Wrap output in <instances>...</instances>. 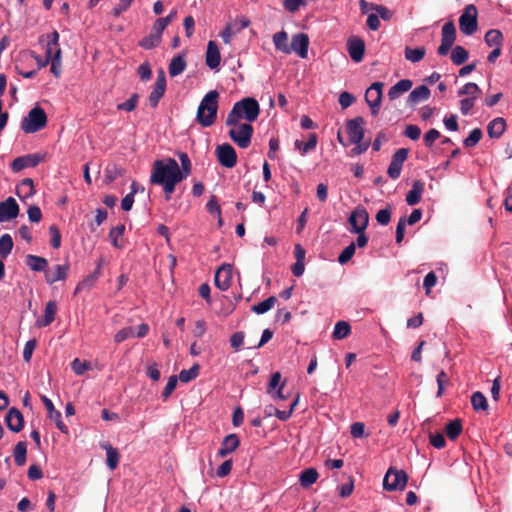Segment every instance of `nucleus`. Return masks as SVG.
Masks as SVG:
<instances>
[{
  "mask_svg": "<svg viewBox=\"0 0 512 512\" xmlns=\"http://www.w3.org/2000/svg\"><path fill=\"white\" fill-rule=\"evenodd\" d=\"M96 282V275H88L80 281L75 289V294L83 290H90Z\"/></svg>",
  "mask_w": 512,
  "mask_h": 512,
  "instance_id": "obj_56",
  "label": "nucleus"
},
{
  "mask_svg": "<svg viewBox=\"0 0 512 512\" xmlns=\"http://www.w3.org/2000/svg\"><path fill=\"white\" fill-rule=\"evenodd\" d=\"M219 93L209 91L201 100L196 113V121L204 128L212 126L217 119Z\"/></svg>",
  "mask_w": 512,
  "mask_h": 512,
  "instance_id": "obj_3",
  "label": "nucleus"
},
{
  "mask_svg": "<svg viewBox=\"0 0 512 512\" xmlns=\"http://www.w3.org/2000/svg\"><path fill=\"white\" fill-rule=\"evenodd\" d=\"M221 55L215 41H209L206 50L205 62L210 69H217L220 65Z\"/></svg>",
  "mask_w": 512,
  "mask_h": 512,
  "instance_id": "obj_21",
  "label": "nucleus"
},
{
  "mask_svg": "<svg viewBox=\"0 0 512 512\" xmlns=\"http://www.w3.org/2000/svg\"><path fill=\"white\" fill-rule=\"evenodd\" d=\"M232 269L231 265H222L215 273V285L222 291H226L231 286Z\"/></svg>",
  "mask_w": 512,
  "mask_h": 512,
  "instance_id": "obj_19",
  "label": "nucleus"
},
{
  "mask_svg": "<svg viewBox=\"0 0 512 512\" xmlns=\"http://www.w3.org/2000/svg\"><path fill=\"white\" fill-rule=\"evenodd\" d=\"M351 333V326L346 321H338L335 324L333 331V338L337 340H341L346 338Z\"/></svg>",
  "mask_w": 512,
  "mask_h": 512,
  "instance_id": "obj_40",
  "label": "nucleus"
},
{
  "mask_svg": "<svg viewBox=\"0 0 512 512\" xmlns=\"http://www.w3.org/2000/svg\"><path fill=\"white\" fill-rule=\"evenodd\" d=\"M441 136L440 132L437 129H430L424 135L423 141L426 147L430 148L433 146L434 142Z\"/></svg>",
  "mask_w": 512,
  "mask_h": 512,
  "instance_id": "obj_61",
  "label": "nucleus"
},
{
  "mask_svg": "<svg viewBox=\"0 0 512 512\" xmlns=\"http://www.w3.org/2000/svg\"><path fill=\"white\" fill-rule=\"evenodd\" d=\"M200 366L198 364H194L188 370H182L179 374V380L182 383H188L195 379L199 374Z\"/></svg>",
  "mask_w": 512,
  "mask_h": 512,
  "instance_id": "obj_48",
  "label": "nucleus"
},
{
  "mask_svg": "<svg viewBox=\"0 0 512 512\" xmlns=\"http://www.w3.org/2000/svg\"><path fill=\"white\" fill-rule=\"evenodd\" d=\"M273 43L276 50L285 54L291 53V49L289 48L290 45H288V34L284 30L273 35Z\"/></svg>",
  "mask_w": 512,
  "mask_h": 512,
  "instance_id": "obj_33",
  "label": "nucleus"
},
{
  "mask_svg": "<svg viewBox=\"0 0 512 512\" xmlns=\"http://www.w3.org/2000/svg\"><path fill=\"white\" fill-rule=\"evenodd\" d=\"M72 370L77 375H83L87 370L90 369V363L86 361H81L78 358H75L71 363Z\"/></svg>",
  "mask_w": 512,
  "mask_h": 512,
  "instance_id": "obj_58",
  "label": "nucleus"
},
{
  "mask_svg": "<svg viewBox=\"0 0 512 512\" xmlns=\"http://www.w3.org/2000/svg\"><path fill=\"white\" fill-rule=\"evenodd\" d=\"M134 336V328L133 327H125L121 330H119L115 336L114 341L116 343H121L125 341L126 339Z\"/></svg>",
  "mask_w": 512,
  "mask_h": 512,
  "instance_id": "obj_60",
  "label": "nucleus"
},
{
  "mask_svg": "<svg viewBox=\"0 0 512 512\" xmlns=\"http://www.w3.org/2000/svg\"><path fill=\"white\" fill-rule=\"evenodd\" d=\"M25 263L34 272L46 273L48 268V261L46 258L33 254H28L25 257Z\"/></svg>",
  "mask_w": 512,
  "mask_h": 512,
  "instance_id": "obj_24",
  "label": "nucleus"
},
{
  "mask_svg": "<svg viewBox=\"0 0 512 512\" xmlns=\"http://www.w3.org/2000/svg\"><path fill=\"white\" fill-rule=\"evenodd\" d=\"M478 11L475 5H467L459 18V28L464 35H472L478 28Z\"/></svg>",
  "mask_w": 512,
  "mask_h": 512,
  "instance_id": "obj_5",
  "label": "nucleus"
},
{
  "mask_svg": "<svg viewBox=\"0 0 512 512\" xmlns=\"http://www.w3.org/2000/svg\"><path fill=\"white\" fill-rule=\"evenodd\" d=\"M138 100H139V95L137 93H134L131 95V97L127 101L118 104L117 110L131 112L136 109Z\"/></svg>",
  "mask_w": 512,
  "mask_h": 512,
  "instance_id": "obj_53",
  "label": "nucleus"
},
{
  "mask_svg": "<svg viewBox=\"0 0 512 512\" xmlns=\"http://www.w3.org/2000/svg\"><path fill=\"white\" fill-rule=\"evenodd\" d=\"M240 444L239 438L236 434H229L227 435L222 443L221 447L218 450V456L220 457H226L228 454L235 451Z\"/></svg>",
  "mask_w": 512,
  "mask_h": 512,
  "instance_id": "obj_23",
  "label": "nucleus"
},
{
  "mask_svg": "<svg viewBox=\"0 0 512 512\" xmlns=\"http://www.w3.org/2000/svg\"><path fill=\"white\" fill-rule=\"evenodd\" d=\"M46 60L42 64L43 66L47 65L50 60L54 59V55L56 53V49L59 47V33L54 30L52 33L46 35Z\"/></svg>",
  "mask_w": 512,
  "mask_h": 512,
  "instance_id": "obj_22",
  "label": "nucleus"
},
{
  "mask_svg": "<svg viewBox=\"0 0 512 512\" xmlns=\"http://www.w3.org/2000/svg\"><path fill=\"white\" fill-rule=\"evenodd\" d=\"M425 184L421 180H415L412 184V189L406 195V202L408 205L413 206L420 202Z\"/></svg>",
  "mask_w": 512,
  "mask_h": 512,
  "instance_id": "obj_27",
  "label": "nucleus"
},
{
  "mask_svg": "<svg viewBox=\"0 0 512 512\" xmlns=\"http://www.w3.org/2000/svg\"><path fill=\"white\" fill-rule=\"evenodd\" d=\"M471 404L475 411L487 410L488 403L485 395L479 391L474 392L471 396Z\"/></svg>",
  "mask_w": 512,
  "mask_h": 512,
  "instance_id": "obj_46",
  "label": "nucleus"
},
{
  "mask_svg": "<svg viewBox=\"0 0 512 512\" xmlns=\"http://www.w3.org/2000/svg\"><path fill=\"white\" fill-rule=\"evenodd\" d=\"M179 159L181 162V168H180L181 180H184L190 175L191 169H192V164H191V161L186 153H180Z\"/></svg>",
  "mask_w": 512,
  "mask_h": 512,
  "instance_id": "obj_49",
  "label": "nucleus"
},
{
  "mask_svg": "<svg viewBox=\"0 0 512 512\" xmlns=\"http://www.w3.org/2000/svg\"><path fill=\"white\" fill-rule=\"evenodd\" d=\"M459 96L467 95L470 98H478L481 94V89L474 82L466 83L462 88H460L457 92Z\"/></svg>",
  "mask_w": 512,
  "mask_h": 512,
  "instance_id": "obj_43",
  "label": "nucleus"
},
{
  "mask_svg": "<svg viewBox=\"0 0 512 512\" xmlns=\"http://www.w3.org/2000/svg\"><path fill=\"white\" fill-rule=\"evenodd\" d=\"M175 180H181V174L179 164L174 158L154 161L150 176L151 184L158 185Z\"/></svg>",
  "mask_w": 512,
  "mask_h": 512,
  "instance_id": "obj_2",
  "label": "nucleus"
},
{
  "mask_svg": "<svg viewBox=\"0 0 512 512\" xmlns=\"http://www.w3.org/2000/svg\"><path fill=\"white\" fill-rule=\"evenodd\" d=\"M277 302V298L275 296H270L264 301L255 304L252 306V311L256 314H264L270 309H272Z\"/></svg>",
  "mask_w": 512,
  "mask_h": 512,
  "instance_id": "obj_45",
  "label": "nucleus"
},
{
  "mask_svg": "<svg viewBox=\"0 0 512 512\" xmlns=\"http://www.w3.org/2000/svg\"><path fill=\"white\" fill-rule=\"evenodd\" d=\"M41 401L44 404L45 408L48 411V417L50 420L54 421L56 427L63 433L68 432L67 426L62 421L61 412L56 410L52 401L45 395H41Z\"/></svg>",
  "mask_w": 512,
  "mask_h": 512,
  "instance_id": "obj_18",
  "label": "nucleus"
},
{
  "mask_svg": "<svg viewBox=\"0 0 512 512\" xmlns=\"http://www.w3.org/2000/svg\"><path fill=\"white\" fill-rule=\"evenodd\" d=\"M425 54H426V49L424 47H419V48L406 47L405 48V58L408 61H411L413 63H417V62L421 61L424 58Z\"/></svg>",
  "mask_w": 512,
  "mask_h": 512,
  "instance_id": "obj_44",
  "label": "nucleus"
},
{
  "mask_svg": "<svg viewBox=\"0 0 512 512\" xmlns=\"http://www.w3.org/2000/svg\"><path fill=\"white\" fill-rule=\"evenodd\" d=\"M46 124L47 115L45 111L41 107L35 106L22 119L20 127L25 133L31 134L42 130Z\"/></svg>",
  "mask_w": 512,
  "mask_h": 512,
  "instance_id": "obj_4",
  "label": "nucleus"
},
{
  "mask_svg": "<svg viewBox=\"0 0 512 512\" xmlns=\"http://www.w3.org/2000/svg\"><path fill=\"white\" fill-rule=\"evenodd\" d=\"M376 220L380 225H383V226L389 224V222L391 220V209L385 208V209L379 210L376 214Z\"/></svg>",
  "mask_w": 512,
  "mask_h": 512,
  "instance_id": "obj_64",
  "label": "nucleus"
},
{
  "mask_svg": "<svg viewBox=\"0 0 512 512\" xmlns=\"http://www.w3.org/2000/svg\"><path fill=\"white\" fill-rule=\"evenodd\" d=\"M57 312V303L55 301H49L46 303L44 317L41 320L36 321L37 327H46L50 325L54 320Z\"/></svg>",
  "mask_w": 512,
  "mask_h": 512,
  "instance_id": "obj_28",
  "label": "nucleus"
},
{
  "mask_svg": "<svg viewBox=\"0 0 512 512\" xmlns=\"http://www.w3.org/2000/svg\"><path fill=\"white\" fill-rule=\"evenodd\" d=\"M317 135L315 133L309 134L308 141L303 143L300 140L295 141V148L302 151V154H306L316 148Z\"/></svg>",
  "mask_w": 512,
  "mask_h": 512,
  "instance_id": "obj_41",
  "label": "nucleus"
},
{
  "mask_svg": "<svg viewBox=\"0 0 512 512\" xmlns=\"http://www.w3.org/2000/svg\"><path fill=\"white\" fill-rule=\"evenodd\" d=\"M49 234L51 236L50 244L54 249H58L61 246V233L56 225L49 227Z\"/></svg>",
  "mask_w": 512,
  "mask_h": 512,
  "instance_id": "obj_57",
  "label": "nucleus"
},
{
  "mask_svg": "<svg viewBox=\"0 0 512 512\" xmlns=\"http://www.w3.org/2000/svg\"><path fill=\"white\" fill-rule=\"evenodd\" d=\"M355 250H356V246H355V243L352 242L350 243L346 248H344V250L340 253L339 257H338V262L340 264H346L347 262H349L352 257L354 256L355 254Z\"/></svg>",
  "mask_w": 512,
  "mask_h": 512,
  "instance_id": "obj_54",
  "label": "nucleus"
},
{
  "mask_svg": "<svg viewBox=\"0 0 512 512\" xmlns=\"http://www.w3.org/2000/svg\"><path fill=\"white\" fill-rule=\"evenodd\" d=\"M441 39L455 42L456 28L453 21H448L443 25Z\"/></svg>",
  "mask_w": 512,
  "mask_h": 512,
  "instance_id": "obj_50",
  "label": "nucleus"
},
{
  "mask_svg": "<svg viewBox=\"0 0 512 512\" xmlns=\"http://www.w3.org/2000/svg\"><path fill=\"white\" fill-rule=\"evenodd\" d=\"M27 443L25 441L18 442L14 447V460L17 466H23L26 463Z\"/></svg>",
  "mask_w": 512,
  "mask_h": 512,
  "instance_id": "obj_37",
  "label": "nucleus"
},
{
  "mask_svg": "<svg viewBox=\"0 0 512 512\" xmlns=\"http://www.w3.org/2000/svg\"><path fill=\"white\" fill-rule=\"evenodd\" d=\"M187 66V62L185 60L184 55L179 54L172 58L169 67L168 72L171 77H176L180 74H182Z\"/></svg>",
  "mask_w": 512,
  "mask_h": 512,
  "instance_id": "obj_32",
  "label": "nucleus"
},
{
  "mask_svg": "<svg viewBox=\"0 0 512 512\" xmlns=\"http://www.w3.org/2000/svg\"><path fill=\"white\" fill-rule=\"evenodd\" d=\"M317 478V470L314 468H307L301 472L299 482L303 488H308L317 481Z\"/></svg>",
  "mask_w": 512,
  "mask_h": 512,
  "instance_id": "obj_35",
  "label": "nucleus"
},
{
  "mask_svg": "<svg viewBox=\"0 0 512 512\" xmlns=\"http://www.w3.org/2000/svg\"><path fill=\"white\" fill-rule=\"evenodd\" d=\"M413 82L410 79H402L393 85L388 91V97L391 101L399 98L402 94L412 88Z\"/></svg>",
  "mask_w": 512,
  "mask_h": 512,
  "instance_id": "obj_25",
  "label": "nucleus"
},
{
  "mask_svg": "<svg viewBox=\"0 0 512 512\" xmlns=\"http://www.w3.org/2000/svg\"><path fill=\"white\" fill-rule=\"evenodd\" d=\"M364 119L362 117H356L354 119L347 120L346 129L351 143L361 142L364 138Z\"/></svg>",
  "mask_w": 512,
  "mask_h": 512,
  "instance_id": "obj_12",
  "label": "nucleus"
},
{
  "mask_svg": "<svg viewBox=\"0 0 512 512\" xmlns=\"http://www.w3.org/2000/svg\"><path fill=\"white\" fill-rule=\"evenodd\" d=\"M259 114L260 107L257 100L247 97L233 105L232 110L228 113L225 124L227 126H237L241 119L251 123L258 118Z\"/></svg>",
  "mask_w": 512,
  "mask_h": 512,
  "instance_id": "obj_1",
  "label": "nucleus"
},
{
  "mask_svg": "<svg viewBox=\"0 0 512 512\" xmlns=\"http://www.w3.org/2000/svg\"><path fill=\"white\" fill-rule=\"evenodd\" d=\"M35 194L34 183L31 178L23 179L17 187V195L20 198H29Z\"/></svg>",
  "mask_w": 512,
  "mask_h": 512,
  "instance_id": "obj_36",
  "label": "nucleus"
},
{
  "mask_svg": "<svg viewBox=\"0 0 512 512\" xmlns=\"http://www.w3.org/2000/svg\"><path fill=\"white\" fill-rule=\"evenodd\" d=\"M124 231H125V225H123V224L115 226L110 230L109 238L114 247H116V248L122 247V244L119 243L118 239L123 235Z\"/></svg>",
  "mask_w": 512,
  "mask_h": 512,
  "instance_id": "obj_51",
  "label": "nucleus"
},
{
  "mask_svg": "<svg viewBox=\"0 0 512 512\" xmlns=\"http://www.w3.org/2000/svg\"><path fill=\"white\" fill-rule=\"evenodd\" d=\"M484 40L489 47L502 46L503 35L499 30L491 29L485 34Z\"/></svg>",
  "mask_w": 512,
  "mask_h": 512,
  "instance_id": "obj_38",
  "label": "nucleus"
},
{
  "mask_svg": "<svg viewBox=\"0 0 512 512\" xmlns=\"http://www.w3.org/2000/svg\"><path fill=\"white\" fill-rule=\"evenodd\" d=\"M469 58L468 51L462 46H455L451 53V61L455 65H461L466 62Z\"/></svg>",
  "mask_w": 512,
  "mask_h": 512,
  "instance_id": "obj_42",
  "label": "nucleus"
},
{
  "mask_svg": "<svg viewBox=\"0 0 512 512\" xmlns=\"http://www.w3.org/2000/svg\"><path fill=\"white\" fill-rule=\"evenodd\" d=\"M166 91V75L164 70L161 68L157 72V78L149 95V104L151 107L156 108L160 99L164 96Z\"/></svg>",
  "mask_w": 512,
  "mask_h": 512,
  "instance_id": "obj_10",
  "label": "nucleus"
},
{
  "mask_svg": "<svg viewBox=\"0 0 512 512\" xmlns=\"http://www.w3.org/2000/svg\"><path fill=\"white\" fill-rule=\"evenodd\" d=\"M19 205L13 197L0 202V222H8L19 214Z\"/></svg>",
  "mask_w": 512,
  "mask_h": 512,
  "instance_id": "obj_14",
  "label": "nucleus"
},
{
  "mask_svg": "<svg viewBox=\"0 0 512 512\" xmlns=\"http://www.w3.org/2000/svg\"><path fill=\"white\" fill-rule=\"evenodd\" d=\"M482 136V130L480 128H474L469 136L464 139L463 144L467 148L474 147L481 140Z\"/></svg>",
  "mask_w": 512,
  "mask_h": 512,
  "instance_id": "obj_52",
  "label": "nucleus"
},
{
  "mask_svg": "<svg viewBox=\"0 0 512 512\" xmlns=\"http://www.w3.org/2000/svg\"><path fill=\"white\" fill-rule=\"evenodd\" d=\"M365 101L371 109V114L376 116L381 106L382 93L375 92L372 89H367L365 93Z\"/></svg>",
  "mask_w": 512,
  "mask_h": 512,
  "instance_id": "obj_30",
  "label": "nucleus"
},
{
  "mask_svg": "<svg viewBox=\"0 0 512 512\" xmlns=\"http://www.w3.org/2000/svg\"><path fill=\"white\" fill-rule=\"evenodd\" d=\"M243 343H244V333L243 332L239 331V332H235L231 335L230 345L235 351H238L241 348V346L243 345Z\"/></svg>",
  "mask_w": 512,
  "mask_h": 512,
  "instance_id": "obj_63",
  "label": "nucleus"
},
{
  "mask_svg": "<svg viewBox=\"0 0 512 512\" xmlns=\"http://www.w3.org/2000/svg\"><path fill=\"white\" fill-rule=\"evenodd\" d=\"M403 135L413 141L420 138L421 129L417 125L409 124L405 127Z\"/></svg>",
  "mask_w": 512,
  "mask_h": 512,
  "instance_id": "obj_59",
  "label": "nucleus"
},
{
  "mask_svg": "<svg viewBox=\"0 0 512 512\" xmlns=\"http://www.w3.org/2000/svg\"><path fill=\"white\" fill-rule=\"evenodd\" d=\"M177 382H178L177 376L172 375L169 377L168 382L162 392L163 399L166 400L172 394V392L175 390V388L177 386Z\"/></svg>",
  "mask_w": 512,
  "mask_h": 512,
  "instance_id": "obj_62",
  "label": "nucleus"
},
{
  "mask_svg": "<svg viewBox=\"0 0 512 512\" xmlns=\"http://www.w3.org/2000/svg\"><path fill=\"white\" fill-rule=\"evenodd\" d=\"M408 475L404 470L390 467L383 479L384 489L388 491L403 490L406 487Z\"/></svg>",
  "mask_w": 512,
  "mask_h": 512,
  "instance_id": "obj_6",
  "label": "nucleus"
},
{
  "mask_svg": "<svg viewBox=\"0 0 512 512\" xmlns=\"http://www.w3.org/2000/svg\"><path fill=\"white\" fill-rule=\"evenodd\" d=\"M347 50L351 59L354 62L359 63L364 58L365 43L361 38L352 36L347 41Z\"/></svg>",
  "mask_w": 512,
  "mask_h": 512,
  "instance_id": "obj_17",
  "label": "nucleus"
},
{
  "mask_svg": "<svg viewBox=\"0 0 512 512\" xmlns=\"http://www.w3.org/2000/svg\"><path fill=\"white\" fill-rule=\"evenodd\" d=\"M348 222L351 232H364L369 223V214L363 206H357L350 214Z\"/></svg>",
  "mask_w": 512,
  "mask_h": 512,
  "instance_id": "obj_8",
  "label": "nucleus"
},
{
  "mask_svg": "<svg viewBox=\"0 0 512 512\" xmlns=\"http://www.w3.org/2000/svg\"><path fill=\"white\" fill-rule=\"evenodd\" d=\"M44 160L41 154H29L15 158L11 163V169L14 172H19L25 168L36 167Z\"/></svg>",
  "mask_w": 512,
  "mask_h": 512,
  "instance_id": "obj_13",
  "label": "nucleus"
},
{
  "mask_svg": "<svg viewBox=\"0 0 512 512\" xmlns=\"http://www.w3.org/2000/svg\"><path fill=\"white\" fill-rule=\"evenodd\" d=\"M219 163L226 168H233L237 163V154L232 145L224 143L216 149Z\"/></svg>",
  "mask_w": 512,
  "mask_h": 512,
  "instance_id": "obj_11",
  "label": "nucleus"
},
{
  "mask_svg": "<svg viewBox=\"0 0 512 512\" xmlns=\"http://www.w3.org/2000/svg\"><path fill=\"white\" fill-rule=\"evenodd\" d=\"M101 448H103L106 451V464L108 468L110 470H115L120 461V454L118 450L112 447L109 443H102Z\"/></svg>",
  "mask_w": 512,
  "mask_h": 512,
  "instance_id": "obj_31",
  "label": "nucleus"
},
{
  "mask_svg": "<svg viewBox=\"0 0 512 512\" xmlns=\"http://www.w3.org/2000/svg\"><path fill=\"white\" fill-rule=\"evenodd\" d=\"M370 9L376 12V15L379 16V18H382L385 21H389L393 13L390 11L386 6L380 5V4H370Z\"/></svg>",
  "mask_w": 512,
  "mask_h": 512,
  "instance_id": "obj_55",
  "label": "nucleus"
},
{
  "mask_svg": "<svg viewBox=\"0 0 512 512\" xmlns=\"http://www.w3.org/2000/svg\"><path fill=\"white\" fill-rule=\"evenodd\" d=\"M506 130V121L502 117H497L489 122L487 133L490 138H500Z\"/></svg>",
  "mask_w": 512,
  "mask_h": 512,
  "instance_id": "obj_26",
  "label": "nucleus"
},
{
  "mask_svg": "<svg viewBox=\"0 0 512 512\" xmlns=\"http://www.w3.org/2000/svg\"><path fill=\"white\" fill-rule=\"evenodd\" d=\"M429 97L430 89L425 85H420L409 94L407 103L410 105H416L422 101H426Z\"/></svg>",
  "mask_w": 512,
  "mask_h": 512,
  "instance_id": "obj_29",
  "label": "nucleus"
},
{
  "mask_svg": "<svg viewBox=\"0 0 512 512\" xmlns=\"http://www.w3.org/2000/svg\"><path fill=\"white\" fill-rule=\"evenodd\" d=\"M228 135L230 139L240 148H247L251 143L254 129L250 123H242L237 126H231Z\"/></svg>",
  "mask_w": 512,
  "mask_h": 512,
  "instance_id": "obj_7",
  "label": "nucleus"
},
{
  "mask_svg": "<svg viewBox=\"0 0 512 512\" xmlns=\"http://www.w3.org/2000/svg\"><path fill=\"white\" fill-rule=\"evenodd\" d=\"M409 149L400 148L392 156L391 162L387 169V174L392 179L399 178L403 163L407 160Z\"/></svg>",
  "mask_w": 512,
  "mask_h": 512,
  "instance_id": "obj_9",
  "label": "nucleus"
},
{
  "mask_svg": "<svg viewBox=\"0 0 512 512\" xmlns=\"http://www.w3.org/2000/svg\"><path fill=\"white\" fill-rule=\"evenodd\" d=\"M162 39L160 36L151 33L144 37L140 42L139 46L143 49L150 50L157 47L161 43Z\"/></svg>",
  "mask_w": 512,
  "mask_h": 512,
  "instance_id": "obj_47",
  "label": "nucleus"
},
{
  "mask_svg": "<svg viewBox=\"0 0 512 512\" xmlns=\"http://www.w3.org/2000/svg\"><path fill=\"white\" fill-rule=\"evenodd\" d=\"M13 239L9 234H3L0 237V257L6 259L13 249Z\"/></svg>",
  "mask_w": 512,
  "mask_h": 512,
  "instance_id": "obj_39",
  "label": "nucleus"
},
{
  "mask_svg": "<svg viewBox=\"0 0 512 512\" xmlns=\"http://www.w3.org/2000/svg\"><path fill=\"white\" fill-rule=\"evenodd\" d=\"M462 430V420L459 418L449 421L445 426V433L450 440H456L462 433Z\"/></svg>",
  "mask_w": 512,
  "mask_h": 512,
  "instance_id": "obj_34",
  "label": "nucleus"
},
{
  "mask_svg": "<svg viewBox=\"0 0 512 512\" xmlns=\"http://www.w3.org/2000/svg\"><path fill=\"white\" fill-rule=\"evenodd\" d=\"M70 264L66 261L64 264H58L52 270H46L45 281L47 284L52 285L57 281H64L68 277Z\"/></svg>",
  "mask_w": 512,
  "mask_h": 512,
  "instance_id": "obj_16",
  "label": "nucleus"
},
{
  "mask_svg": "<svg viewBox=\"0 0 512 512\" xmlns=\"http://www.w3.org/2000/svg\"><path fill=\"white\" fill-rule=\"evenodd\" d=\"M309 37L305 33H297L293 35L289 48L291 52H295L300 58L306 59L308 56Z\"/></svg>",
  "mask_w": 512,
  "mask_h": 512,
  "instance_id": "obj_15",
  "label": "nucleus"
},
{
  "mask_svg": "<svg viewBox=\"0 0 512 512\" xmlns=\"http://www.w3.org/2000/svg\"><path fill=\"white\" fill-rule=\"evenodd\" d=\"M7 427L15 433L20 432L24 427V418L17 408H11L5 416Z\"/></svg>",
  "mask_w": 512,
  "mask_h": 512,
  "instance_id": "obj_20",
  "label": "nucleus"
}]
</instances>
